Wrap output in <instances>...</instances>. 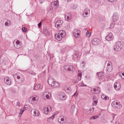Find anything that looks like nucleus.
Masks as SVG:
<instances>
[{
    "label": "nucleus",
    "mask_w": 124,
    "mask_h": 124,
    "mask_svg": "<svg viewBox=\"0 0 124 124\" xmlns=\"http://www.w3.org/2000/svg\"><path fill=\"white\" fill-rule=\"evenodd\" d=\"M48 82L49 84L52 87L59 88L60 86V85L57 82L54 80L51 77H49L48 79Z\"/></svg>",
    "instance_id": "1"
},
{
    "label": "nucleus",
    "mask_w": 124,
    "mask_h": 124,
    "mask_svg": "<svg viewBox=\"0 0 124 124\" xmlns=\"http://www.w3.org/2000/svg\"><path fill=\"white\" fill-rule=\"evenodd\" d=\"M65 35V33L64 30H60L57 34L55 35V38L57 40L60 41L62 40V38Z\"/></svg>",
    "instance_id": "2"
},
{
    "label": "nucleus",
    "mask_w": 124,
    "mask_h": 124,
    "mask_svg": "<svg viewBox=\"0 0 124 124\" xmlns=\"http://www.w3.org/2000/svg\"><path fill=\"white\" fill-rule=\"evenodd\" d=\"M38 100V97L34 95L31 97L29 99V102L32 104L37 103Z\"/></svg>",
    "instance_id": "3"
},
{
    "label": "nucleus",
    "mask_w": 124,
    "mask_h": 124,
    "mask_svg": "<svg viewBox=\"0 0 124 124\" xmlns=\"http://www.w3.org/2000/svg\"><path fill=\"white\" fill-rule=\"evenodd\" d=\"M111 105L113 107L117 108H120L122 107V105L120 104L117 101H115L112 102Z\"/></svg>",
    "instance_id": "4"
},
{
    "label": "nucleus",
    "mask_w": 124,
    "mask_h": 124,
    "mask_svg": "<svg viewBox=\"0 0 124 124\" xmlns=\"http://www.w3.org/2000/svg\"><path fill=\"white\" fill-rule=\"evenodd\" d=\"M112 63L111 62L108 61L107 62L106 70L108 72H110L112 70Z\"/></svg>",
    "instance_id": "5"
},
{
    "label": "nucleus",
    "mask_w": 124,
    "mask_h": 124,
    "mask_svg": "<svg viewBox=\"0 0 124 124\" xmlns=\"http://www.w3.org/2000/svg\"><path fill=\"white\" fill-rule=\"evenodd\" d=\"M31 114L35 116H37L39 114V111L35 109H32L31 111Z\"/></svg>",
    "instance_id": "6"
},
{
    "label": "nucleus",
    "mask_w": 124,
    "mask_h": 124,
    "mask_svg": "<svg viewBox=\"0 0 124 124\" xmlns=\"http://www.w3.org/2000/svg\"><path fill=\"white\" fill-rule=\"evenodd\" d=\"M79 55V52L77 51H75L74 54L72 56V59L73 61H77L78 60Z\"/></svg>",
    "instance_id": "7"
},
{
    "label": "nucleus",
    "mask_w": 124,
    "mask_h": 124,
    "mask_svg": "<svg viewBox=\"0 0 124 124\" xmlns=\"http://www.w3.org/2000/svg\"><path fill=\"white\" fill-rule=\"evenodd\" d=\"M51 107L50 106H48L46 109V106L43 107V111L44 112V113L47 114L48 113V112L49 111L51 110Z\"/></svg>",
    "instance_id": "8"
},
{
    "label": "nucleus",
    "mask_w": 124,
    "mask_h": 124,
    "mask_svg": "<svg viewBox=\"0 0 124 124\" xmlns=\"http://www.w3.org/2000/svg\"><path fill=\"white\" fill-rule=\"evenodd\" d=\"M114 87L116 90H119L121 87L120 84L119 82H115L114 84Z\"/></svg>",
    "instance_id": "9"
},
{
    "label": "nucleus",
    "mask_w": 124,
    "mask_h": 124,
    "mask_svg": "<svg viewBox=\"0 0 124 124\" xmlns=\"http://www.w3.org/2000/svg\"><path fill=\"white\" fill-rule=\"evenodd\" d=\"M100 40L97 38H95L92 41V43L94 45H97L100 42Z\"/></svg>",
    "instance_id": "10"
},
{
    "label": "nucleus",
    "mask_w": 124,
    "mask_h": 124,
    "mask_svg": "<svg viewBox=\"0 0 124 124\" xmlns=\"http://www.w3.org/2000/svg\"><path fill=\"white\" fill-rule=\"evenodd\" d=\"M62 22L60 20H58L55 24V26L57 28H60L62 26Z\"/></svg>",
    "instance_id": "11"
},
{
    "label": "nucleus",
    "mask_w": 124,
    "mask_h": 124,
    "mask_svg": "<svg viewBox=\"0 0 124 124\" xmlns=\"http://www.w3.org/2000/svg\"><path fill=\"white\" fill-rule=\"evenodd\" d=\"M113 38V34L112 33H110L105 37V39L108 41L112 40Z\"/></svg>",
    "instance_id": "12"
},
{
    "label": "nucleus",
    "mask_w": 124,
    "mask_h": 124,
    "mask_svg": "<svg viewBox=\"0 0 124 124\" xmlns=\"http://www.w3.org/2000/svg\"><path fill=\"white\" fill-rule=\"evenodd\" d=\"M4 82L7 85H10L11 84V81L10 79L8 77H5L4 78Z\"/></svg>",
    "instance_id": "13"
},
{
    "label": "nucleus",
    "mask_w": 124,
    "mask_h": 124,
    "mask_svg": "<svg viewBox=\"0 0 124 124\" xmlns=\"http://www.w3.org/2000/svg\"><path fill=\"white\" fill-rule=\"evenodd\" d=\"M65 69L68 71L72 70L73 69V66L71 65H67L65 66Z\"/></svg>",
    "instance_id": "14"
},
{
    "label": "nucleus",
    "mask_w": 124,
    "mask_h": 124,
    "mask_svg": "<svg viewBox=\"0 0 124 124\" xmlns=\"http://www.w3.org/2000/svg\"><path fill=\"white\" fill-rule=\"evenodd\" d=\"M103 73L102 72H100L98 73L97 75L98 79H102L104 78Z\"/></svg>",
    "instance_id": "15"
},
{
    "label": "nucleus",
    "mask_w": 124,
    "mask_h": 124,
    "mask_svg": "<svg viewBox=\"0 0 124 124\" xmlns=\"http://www.w3.org/2000/svg\"><path fill=\"white\" fill-rule=\"evenodd\" d=\"M118 15L117 13H115L113 15L112 17V19L113 20L114 22L116 21L118 19Z\"/></svg>",
    "instance_id": "16"
},
{
    "label": "nucleus",
    "mask_w": 124,
    "mask_h": 124,
    "mask_svg": "<svg viewBox=\"0 0 124 124\" xmlns=\"http://www.w3.org/2000/svg\"><path fill=\"white\" fill-rule=\"evenodd\" d=\"M59 97L60 100H65L66 98V96L63 93H61V94L59 95Z\"/></svg>",
    "instance_id": "17"
},
{
    "label": "nucleus",
    "mask_w": 124,
    "mask_h": 124,
    "mask_svg": "<svg viewBox=\"0 0 124 124\" xmlns=\"http://www.w3.org/2000/svg\"><path fill=\"white\" fill-rule=\"evenodd\" d=\"M65 18L66 20H70L71 19V14L69 13L65 15Z\"/></svg>",
    "instance_id": "18"
},
{
    "label": "nucleus",
    "mask_w": 124,
    "mask_h": 124,
    "mask_svg": "<svg viewBox=\"0 0 124 124\" xmlns=\"http://www.w3.org/2000/svg\"><path fill=\"white\" fill-rule=\"evenodd\" d=\"M98 99L97 97L95 96H94L93 97V105L96 106L97 105L98 103Z\"/></svg>",
    "instance_id": "19"
},
{
    "label": "nucleus",
    "mask_w": 124,
    "mask_h": 124,
    "mask_svg": "<svg viewBox=\"0 0 124 124\" xmlns=\"http://www.w3.org/2000/svg\"><path fill=\"white\" fill-rule=\"evenodd\" d=\"M90 13V10L88 8L85 9L84 11L83 14V16H85L84 14L85 15H88V13Z\"/></svg>",
    "instance_id": "20"
},
{
    "label": "nucleus",
    "mask_w": 124,
    "mask_h": 124,
    "mask_svg": "<svg viewBox=\"0 0 124 124\" xmlns=\"http://www.w3.org/2000/svg\"><path fill=\"white\" fill-rule=\"evenodd\" d=\"M43 33L46 36L49 34V32L48 31L47 28H45L44 29Z\"/></svg>",
    "instance_id": "21"
},
{
    "label": "nucleus",
    "mask_w": 124,
    "mask_h": 124,
    "mask_svg": "<svg viewBox=\"0 0 124 124\" xmlns=\"http://www.w3.org/2000/svg\"><path fill=\"white\" fill-rule=\"evenodd\" d=\"M100 90V88L99 87H97L96 88H94L93 89V91L95 94H97L99 93Z\"/></svg>",
    "instance_id": "22"
},
{
    "label": "nucleus",
    "mask_w": 124,
    "mask_h": 124,
    "mask_svg": "<svg viewBox=\"0 0 124 124\" xmlns=\"http://www.w3.org/2000/svg\"><path fill=\"white\" fill-rule=\"evenodd\" d=\"M114 50L116 51H119L120 50L121 48L120 47L118 46H115L114 47Z\"/></svg>",
    "instance_id": "23"
},
{
    "label": "nucleus",
    "mask_w": 124,
    "mask_h": 124,
    "mask_svg": "<svg viewBox=\"0 0 124 124\" xmlns=\"http://www.w3.org/2000/svg\"><path fill=\"white\" fill-rule=\"evenodd\" d=\"M73 35L76 38H78L79 37V36H80V32H78L73 31Z\"/></svg>",
    "instance_id": "24"
},
{
    "label": "nucleus",
    "mask_w": 124,
    "mask_h": 124,
    "mask_svg": "<svg viewBox=\"0 0 124 124\" xmlns=\"http://www.w3.org/2000/svg\"><path fill=\"white\" fill-rule=\"evenodd\" d=\"M101 98L105 100H108L109 99V98L104 94L102 95Z\"/></svg>",
    "instance_id": "25"
},
{
    "label": "nucleus",
    "mask_w": 124,
    "mask_h": 124,
    "mask_svg": "<svg viewBox=\"0 0 124 124\" xmlns=\"http://www.w3.org/2000/svg\"><path fill=\"white\" fill-rule=\"evenodd\" d=\"M76 109L75 108V106L74 104L72 105L71 106L70 112L71 113H73L74 112L75 110Z\"/></svg>",
    "instance_id": "26"
},
{
    "label": "nucleus",
    "mask_w": 124,
    "mask_h": 124,
    "mask_svg": "<svg viewBox=\"0 0 124 124\" xmlns=\"http://www.w3.org/2000/svg\"><path fill=\"white\" fill-rule=\"evenodd\" d=\"M40 84H36L34 85V90H37L39 89L40 87Z\"/></svg>",
    "instance_id": "27"
},
{
    "label": "nucleus",
    "mask_w": 124,
    "mask_h": 124,
    "mask_svg": "<svg viewBox=\"0 0 124 124\" xmlns=\"http://www.w3.org/2000/svg\"><path fill=\"white\" fill-rule=\"evenodd\" d=\"M52 5H53L55 6H57L59 4L57 0L54 1L53 2H52Z\"/></svg>",
    "instance_id": "28"
},
{
    "label": "nucleus",
    "mask_w": 124,
    "mask_h": 124,
    "mask_svg": "<svg viewBox=\"0 0 124 124\" xmlns=\"http://www.w3.org/2000/svg\"><path fill=\"white\" fill-rule=\"evenodd\" d=\"M78 78L79 80H80L81 79V77L82 76V74L80 71H78Z\"/></svg>",
    "instance_id": "29"
},
{
    "label": "nucleus",
    "mask_w": 124,
    "mask_h": 124,
    "mask_svg": "<svg viewBox=\"0 0 124 124\" xmlns=\"http://www.w3.org/2000/svg\"><path fill=\"white\" fill-rule=\"evenodd\" d=\"M99 117V116H98L96 115L95 116H93L90 118V119H95L96 118H98Z\"/></svg>",
    "instance_id": "30"
},
{
    "label": "nucleus",
    "mask_w": 124,
    "mask_h": 124,
    "mask_svg": "<svg viewBox=\"0 0 124 124\" xmlns=\"http://www.w3.org/2000/svg\"><path fill=\"white\" fill-rule=\"evenodd\" d=\"M64 119L61 116H60L59 118V119L58 120V121L60 123H61V121H63Z\"/></svg>",
    "instance_id": "31"
},
{
    "label": "nucleus",
    "mask_w": 124,
    "mask_h": 124,
    "mask_svg": "<svg viewBox=\"0 0 124 124\" xmlns=\"http://www.w3.org/2000/svg\"><path fill=\"white\" fill-rule=\"evenodd\" d=\"M54 115H53L52 116L49 117L48 119V121H52L54 118Z\"/></svg>",
    "instance_id": "32"
},
{
    "label": "nucleus",
    "mask_w": 124,
    "mask_h": 124,
    "mask_svg": "<svg viewBox=\"0 0 124 124\" xmlns=\"http://www.w3.org/2000/svg\"><path fill=\"white\" fill-rule=\"evenodd\" d=\"M14 47L16 48H20L21 46L20 45H18L17 44H14Z\"/></svg>",
    "instance_id": "33"
},
{
    "label": "nucleus",
    "mask_w": 124,
    "mask_h": 124,
    "mask_svg": "<svg viewBox=\"0 0 124 124\" xmlns=\"http://www.w3.org/2000/svg\"><path fill=\"white\" fill-rule=\"evenodd\" d=\"M86 35L87 37H89L90 36V33H89V32L87 31L86 33Z\"/></svg>",
    "instance_id": "34"
},
{
    "label": "nucleus",
    "mask_w": 124,
    "mask_h": 124,
    "mask_svg": "<svg viewBox=\"0 0 124 124\" xmlns=\"http://www.w3.org/2000/svg\"><path fill=\"white\" fill-rule=\"evenodd\" d=\"M24 111V109H22V108L21 109V110H20L19 113V115H20V116H21L22 115V114L23 112Z\"/></svg>",
    "instance_id": "35"
},
{
    "label": "nucleus",
    "mask_w": 124,
    "mask_h": 124,
    "mask_svg": "<svg viewBox=\"0 0 124 124\" xmlns=\"http://www.w3.org/2000/svg\"><path fill=\"white\" fill-rule=\"evenodd\" d=\"M50 94L48 93V94H46L45 96L47 99H49L50 96Z\"/></svg>",
    "instance_id": "36"
},
{
    "label": "nucleus",
    "mask_w": 124,
    "mask_h": 124,
    "mask_svg": "<svg viewBox=\"0 0 124 124\" xmlns=\"http://www.w3.org/2000/svg\"><path fill=\"white\" fill-rule=\"evenodd\" d=\"M114 26V23H111L110 25V29L112 28Z\"/></svg>",
    "instance_id": "37"
},
{
    "label": "nucleus",
    "mask_w": 124,
    "mask_h": 124,
    "mask_svg": "<svg viewBox=\"0 0 124 124\" xmlns=\"http://www.w3.org/2000/svg\"><path fill=\"white\" fill-rule=\"evenodd\" d=\"M24 78H21V79L20 80H19V82L20 83H22L24 81Z\"/></svg>",
    "instance_id": "38"
},
{
    "label": "nucleus",
    "mask_w": 124,
    "mask_h": 124,
    "mask_svg": "<svg viewBox=\"0 0 124 124\" xmlns=\"http://www.w3.org/2000/svg\"><path fill=\"white\" fill-rule=\"evenodd\" d=\"M22 31L24 32H25L27 31V28L25 27H23L22 28Z\"/></svg>",
    "instance_id": "39"
},
{
    "label": "nucleus",
    "mask_w": 124,
    "mask_h": 124,
    "mask_svg": "<svg viewBox=\"0 0 124 124\" xmlns=\"http://www.w3.org/2000/svg\"><path fill=\"white\" fill-rule=\"evenodd\" d=\"M42 24V22H40L38 24V26L39 27V28L41 26Z\"/></svg>",
    "instance_id": "40"
},
{
    "label": "nucleus",
    "mask_w": 124,
    "mask_h": 124,
    "mask_svg": "<svg viewBox=\"0 0 124 124\" xmlns=\"http://www.w3.org/2000/svg\"><path fill=\"white\" fill-rule=\"evenodd\" d=\"M16 44H17L18 45H20V41L19 40H17L16 42Z\"/></svg>",
    "instance_id": "41"
},
{
    "label": "nucleus",
    "mask_w": 124,
    "mask_h": 124,
    "mask_svg": "<svg viewBox=\"0 0 124 124\" xmlns=\"http://www.w3.org/2000/svg\"><path fill=\"white\" fill-rule=\"evenodd\" d=\"M30 73L33 75H35L36 73H34L32 72H30Z\"/></svg>",
    "instance_id": "42"
},
{
    "label": "nucleus",
    "mask_w": 124,
    "mask_h": 124,
    "mask_svg": "<svg viewBox=\"0 0 124 124\" xmlns=\"http://www.w3.org/2000/svg\"><path fill=\"white\" fill-rule=\"evenodd\" d=\"M73 31L75 32H79V30L78 29H76L74 30Z\"/></svg>",
    "instance_id": "43"
},
{
    "label": "nucleus",
    "mask_w": 124,
    "mask_h": 124,
    "mask_svg": "<svg viewBox=\"0 0 124 124\" xmlns=\"http://www.w3.org/2000/svg\"><path fill=\"white\" fill-rule=\"evenodd\" d=\"M7 22L9 24V25H10L11 24V22L9 20H7Z\"/></svg>",
    "instance_id": "44"
},
{
    "label": "nucleus",
    "mask_w": 124,
    "mask_h": 124,
    "mask_svg": "<svg viewBox=\"0 0 124 124\" xmlns=\"http://www.w3.org/2000/svg\"><path fill=\"white\" fill-rule=\"evenodd\" d=\"M81 86H82V87H83V86H87V85H85L83 83L82 84H81Z\"/></svg>",
    "instance_id": "45"
},
{
    "label": "nucleus",
    "mask_w": 124,
    "mask_h": 124,
    "mask_svg": "<svg viewBox=\"0 0 124 124\" xmlns=\"http://www.w3.org/2000/svg\"><path fill=\"white\" fill-rule=\"evenodd\" d=\"M77 93H75L72 96V97H73V96H74L75 97V96H77Z\"/></svg>",
    "instance_id": "46"
},
{
    "label": "nucleus",
    "mask_w": 124,
    "mask_h": 124,
    "mask_svg": "<svg viewBox=\"0 0 124 124\" xmlns=\"http://www.w3.org/2000/svg\"><path fill=\"white\" fill-rule=\"evenodd\" d=\"M5 24L6 26H9L8 25L9 24L7 22L5 23Z\"/></svg>",
    "instance_id": "47"
},
{
    "label": "nucleus",
    "mask_w": 124,
    "mask_h": 124,
    "mask_svg": "<svg viewBox=\"0 0 124 124\" xmlns=\"http://www.w3.org/2000/svg\"><path fill=\"white\" fill-rule=\"evenodd\" d=\"M73 82L75 84H77L78 83V82L77 81H75V80H73Z\"/></svg>",
    "instance_id": "48"
},
{
    "label": "nucleus",
    "mask_w": 124,
    "mask_h": 124,
    "mask_svg": "<svg viewBox=\"0 0 124 124\" xmlns=\"http://www.w3.org/2000/svg\"><path fill=\"white\" fill-rule=\"evenodd\" d=\"M120 44V45L121 44V42L120 41H119V42L118 41L116 43V44Z\"/></svg>",
    "instance_id": "49"
},
{
    "label": "nucleus",
    "mask_w": 124,
    "mask_h": 124,
    "mask_svg": "<svg viewBox=\"0 0 124 124\" xmlns=\"http://www.w3.org/2000/svg\"><path fill=\"white\" fill-rule=\"evenodd\" d=\"M20 104L19 102H17V105L19 106H20Z\"/></svg>",
    "instance_id": "50"
},
{
    "label": "nucleus",
    "mask_w": 124,
    "mask_h": 124,
    "mask_svg": "<svg viewBox=\"0 0 124 124\" xmlns=\"http://www.w3.org/2000/svg\"><path fill=\"white\" fill-rule=\"evenodd\" d=\"M25 106H24V107L23 108H22V109H24V111L25 110H26V108L25 107Z\"/></svg>",
    "instance_id": "51"
},
{
    "label": "nucleus",
    "mask_w": 124,
    "mask_h": 124,
    "mask_svg": "<svg viewBox=\"0 0 124 124\" xmlns=\"http://www.w3.org/2000/svg\"><path fill=\"white\" fill-rule=\"evenodd\" d=\"M17 78L18 79H20V78L19 76H17Z\"/></svg>",
    "instance_id": "52"
},
{
    "label": "nucleus",
    "mask_w": 124,
    "mask_h": 124,
    "mask_svg": "<svg viewBox=\"0 0 124 124\" xmlns=\"http://www.w3.org/2000/svg\"><path fill=\"white\" fill-rule=\"evenodd\" d=\"M115 124H120V123L118 122H116Z\"/></svg>",
    "instance_id": "53"
},
{
    "label": "nucleus",
    "mask_w": 124,
    "mask_h": 124,
    "mask_svg": "<svg viewBox=\"0 0 124 124\" xmlns=\"http://www.w3.org/2000/svg\"><path fill=\"white\" fill-rule=\"evenodd\" d=\"M49 9L50 10H52V9H53V8L52 7H49Z\"/></svg>",
    "instance_id": "54"
},
{
    "label": "nucleus",
    "mask_w": 124,
    "mask_h": 124,
    "mask_svg": "<svg viewBox=\"0 0 124 124\" xmlns=\"http://www.w3.org/2000/svg\"><path fill=\"white\" fill-rule=\"evenodd\" d=\"M122 78L123 79H124V76H123V77H122Z\"/></svg>",
    "instance_id": "55"
},
{
    "label": "nucleus",
    "mask_w": 124,
    "mask_h": 124,
    "mask_svg": "<svg viewBox=\"0 0 124 124\" xmlns=\"http://www.w3.org/2000/svg\"><path fill=\"white\" fill-rule=\"evenodd\" d=\"M122 74L123 76H124V73H122Z\"/></svg>",
    "instance_id": "56"
},
{
    "label": "nucleus",
    "mask_w": 124,
    "mask_h": 124,
    "mask_svg": "<svg viewBox=\"0 0 124 124\" xmlns=\"http://www.w3.org/2000/svg\"><path fill=\"white\" fill-rule=\"evenodd\" d=\"M67 0V1L69 2L71 0Z\"/></svg>",
    "instance_id": "57"
},
{
    "label": "nucleus",
    "mask_w": 124,
    "mask_h": 124,
    "mask_svg": "<svg viewBox=\"0 0 124 124\" xmlns=\"http://www.w3.org/2000/svg\"><path fill=\"white\" fill-rule=\"evenodd\" d=\"M40 3H43V2H42V1H40Z\"/></svg>",
    "instance_id": "58"
},
{
    "label": "nucleus",
    "mask_w": 124,
    "mask_h": 124,
    "mask_svg": "<svg viewBox=\"0 0 124 124\" xmlns=\"http://www.w3.org/2000/svg\"><path fill=\"white\" fill-rule=\"evenodd\" d=\"M82 64H83L84 63V62H82Z\"/></svg>",
    "instance_id": "59"
},
{
    "label": "nucleus",
    "mask_w": 124,
    "mask_h": 124,
    "mask_svg": "<svg viewBox=\"0 0 124 124\" xmlns=\"http://www.w3.org/2000/svg\"><path fill=\"white\" fill-rule=\"evenodd\" d=\"M123 23L124 24V19L123 20Z\"/></svg>",
    "instance_id": "60"
},
{
    "label": "nucleus",
    "mask_w": 124,
    "mask_h": 124,
    "mask_svg": "<svg viewBox=\"0 0 124 124\" xmlns=\"http://www.w3.org/2000/svg\"><path fill=\"white\" fill-rule=\"evenodd\" d=\"M92 109H93V110H94V108L93 107L92 108Z\"/></svg>",
    "instance_id": "61"
},
{
    "label": "nucleus",
    "mask_w": 124,
    "mask_h": 124,
    "mask_svg": "<svg viewBox=\"0 0 124 124\" xmlns=\"http://www.w3.org/2000/svg\"><path fill=\"white\" fill-rule=\"evenodd\" d=\"M85 30L86 31V30H87V29H86V28H85Z\"/></svg>",
    "instance_id": "62"
},
{
    "label": "nucleus",
    "mask_w": 124,
    "mask_h": 124,
    "mask_svg": "<svg viewBox=\"0 0 124 124\" xmlns=\"http://www.w3.org/2000/svg\"><path fill=\"white\" fill-rule=\"evenodd\" d=\"M101 84V82L99 83V84Z\"/></svg>",
    "instance_id": "63"
},
{
    "label": "nucleus",
    "mask_w": 124,
    "mask_h": 124,
    "mask_svg": "<svg viewBox=\"0 0 124 124\" xmlns=\"http://www.w3.org/2000/svg\"><path fill=\"white\" fill-rule=\"evenodd\" d=\"M107 62H106V63H107Z\"/></svg>",
    "instance_id": "64"
}]
</instances>
